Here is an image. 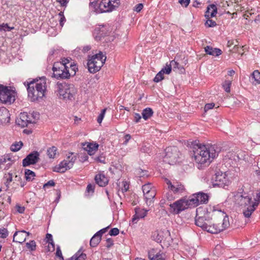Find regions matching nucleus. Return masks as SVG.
<instances>
[{
  "label": "nucleus",
  "mask_w": 260,
  "mask_h": 260,
  "mask_svg": "<svg viewBox=\"0 0 260 260\" xmlns=\"http://www.w3.org/2000/svg\"><path fill=\"white\" fill-rule=\"evenodd\" d=\"M213 186L224 187L228 186L229 181L226 176L225 173L218 172L216 173L214 178Z\"/></svg>",
  "instance_id": "ddd939ff"
},
{
  "label": "nucleus",
  "mask_w": 260,
  "mask_h": 260,
  "mask_svg": "<svg viewBox=\"0 0 260 260\" xmlns=\"http://www.w3.org/2000/svg\"><path fill=\"white\" fill-rule=\"evenodd\" d=\"M76 160V157L73 155V153H71L70 155L68 156L66 159L63 160L58 166L54 167L53 171L61 173H64L73 167Z\"/></svg>",
  "instance_id": "1a4fd4ad"
},
{
  "label": "nucleus",
  "mask_w": 260,
  "mask_h": 260,
  "mask_svg": "<svg viewBox=\"0 0 260 260\" xmlns=\"http://www.w3.org/2000/svg\"><path fill=\"white\" fill-rule=\"evenodd\" d=\"M31 121L29 114L26 112L21 113L16 120V123L22 127L28 126L29 124H31Z\"/></svg>",
  "instance_id": "2eb2a0df"
},
{
  "label": "nucleus",
  "mask_w": 260,
  "mask_h": 260,
  "mask_svg": "<svg viewBox=\"0 0 260 260\" xmlns=\"http://www.w3.org/2000/svg\"><path fill=\"white\" fill-rule=\"evenodd\" d=\"M216 23L215 21H213L210 18L207 19L206 23L205 25L209 27H213L216 25Z\"/></svg>",
  "instance_id": "de8ad7c7"
},
{
  "label": "nucleus",
  "mask_w": 260,
  "mask_h": 260,
  "mask_svg": "<svg viewBox=\"0 0 260 260\" xmlns=\"http://www.w3.org/2000/svg\"><path fill=\"white\" fill-rule=\"evenodd\" d=\"M172 69V67L171 63L170 62L169 64L168 63H166V66L161 70V72L162 74H169Z\"/></svg>",
  "instance_id": "79ce46f5"
},
{
  "label": "nucleus",
  "mask_w": 260,
  "mask_h": 260,
  "mask_svg": "<svg viewBox=\"0 0 260 260\" xmlns=\"http://www.w3.org/2000/svg\"><path fill=\"white\" fill-rule=\"evenodd\" d=\"M141 119V116L139 113H135L134 114V120L136 123L140 121Z\"/></svg>",
  "instance_id": "338daca9"
},
{
  "label": "nucleus",
  "mask_w": 260,
  "mask_h": 260,
  "mask_svg": "<svg viewBox=\"0 0 260 260\" xmlns=\"http://www.w3.org/2000/svg\"><path fill=\"white\" fill-rule=\"evenodd\" d=\"M39 155V153L38 151H34L30 153L23 159L22 166L25 167L36 164L40 159Z\"/></svg>",
  "instance_id": "4468645a"
},
{
  "label": "nucleus",
  "mask_w": 260,
  "mask_h": 260,
  "mask_svg": "<svg viewBox=\"0 0 260 260\" xmlns=\"http://www.w3.org/2000/svg\"><path fill=\"white\" fill-rule=\"evenodd\" d=\"M165 151L164 161L170 165L175 164L179 157L180 153L178 148L175 146L169 147L166 149Z\"/></svg>",
  "instance_id": "9d476101"
},
{
  "label": "nucleus",
  "mask_w": 260,
  "mask_h": 260,
  "mask_svg": "<svg viewBox=\"0 0 260 260\" xmlns=\"http://www.w3.org/2000/svg\"><path fill=\"white\" fill-rule=\"evenodd\" d=\"M86 258V254L82 251V249H80L69 260H85Z\"/></svg>",
  "instance_id": "7c9ffc66"
},
{
  "label": "nucleus",
  "mask_w": 260,
  "mask_h": 260,
  "mask_svg": "<svg viewBox=\"0 0 260 260\" xmlns=\"http://www.w3.org/2000/svg\"><path fill=\"white\" fill-rule=\"evenodd\" d=\"M58 15L60 17L59 24H60V25L61 27H62L64 24V22L66 21V18H65L64 16L63 15V13L62 12H60Z\"/></svg>",
  "instance_id": "3c124183"
},
{
  "label": "nucleus",
  "mask_w": 260,
  "mask_h": 260,
  "mask_svg": "<svg viewBox=\"0 0 260 260\" xmlns=\"http://www.w3.org/2000/svg\"><path fill=\"white\" fill-rule=\"evenodd\" d=\"M98 0L90 3L94 8L98 7L96 11L100 13L109 12L113 11V5L111 4L110 0H102L99 3Z\"/></svg>",
  "instance_id": "9b49d317"
},
{
  "label": "nucleus",
  "mask_w": 260,
  "mask_h": 260,
  "mask_svg": "<svg viewBox=\"0 0 260 260\" xmlns=\"http://www.w3.org/2000/svg\"><path fill=\"white\" fill-rule=\"evenodd\" d=\"M221 214L222 222L218 224L213 223L210 225V223L207 224V229L205 231H207L211 234H217L224 230L230 225L229 217L226 215H224L223 212L220 213Z\"/></svg>",
  "instance_id": "6e6552de"
},
{
  "label": "nucleus",
  "mask_w": 260,
  "mask_h": 260,
  "mask_svg": "<svg viewBox=\"0 0 260 260\" xmlns=\"http://www.w3.org/2000/svg\"><path fill=\"white\" fill-rule=\"evenodd\" d=\"M167 184L168 185V187L170 190L174 193H181L185 190L184 185L180 183L176 182L173 184L170 180H167Z\"/></svg>",
  "instance_id": "dca6fc26"
},
{
  "label": "nucleus",
  "mask_w": 260,
  "mask_h": 260,
  "mask_svg": "<svg viewBox=\"0 0 260 260\" xmlns=\"http://www.w3.org/2000/svg\"><path fill=\"white\" fill-rule=\"evenodd\" d=\"M217 10L216 6L212 4L209 5L207 7V11H206L205 16L207 19L211 18L212 17H213L215 16L216 14H217Z\"/></svg>",
  "instance_id": "393cba45"
},
{
  "label": "nucleus",
  "mask_w": 260,
  "mask_h": 260,
  "mask_svg": "<svg viewBox=\"0 0 260 260\" xmlns=\"http://www.w3.org/2000/svg\"><path fill=\"white\" fill-rule=\"evenodd\" d=\"M83 149L91 155L98 150L99 145L97 143H85L82 144Z\"/></svg>",
  "instance_id": "5701e85b"
},
{
  "label": "nucleus",
  "mask_w": 260,
  "mask_h": 260,
  "mask_svg": "<svg viewBox=\"0 0 260 260\" xmlns=\"http://www.w3.org/2000/svg\"><path fill=\"white\" fill-rule=\"evenodd\" d=\"M106 60V56L102 52L93 55H89L87 66L90 73H95L100 70Z\"/></svg>",
  "instance_id": "423d86ee"
},
{
  "label": "nucleus",
  "mask_w": 260,
  "mask_h": 260,
  "mask_svg": "<svg viewBox=\"0 0 260 260\" xmlns=\"http://www.w3.org/2000/svg\"><path fill=\"white\" fill-rule=\"evenodd\" d=\"M101 240V237L99 236L95 233L94 236L91 238L90 241V245L91 247H96L100 242Z\"/></svg>",
  "instance_id": "473e14b6"
},
{
  "label": "nucleus",
  "mask_w": 260,
  "mask_h": 260,
  "mask_svg": "<svg viewBox=\"0 0 260 260\" xmlns=\"http://www.w3.org/2000/svg\"><path fill=\"white\" fill-rule=\"evenodd\" d=\"M199 206V200L196 199L194 193L188 199L182 198L173 204H170V212L174 214H178L187 208H191Z\"/></svg>",
  "instance_id": "20e7f679"
},
{
  "label": "nucleus",
  "mask_w": 260,
  "mask_h": 260,
  "mask_svg": "<svg viewBox=\"0 0 260 260\" xmlns=\"http://www.w3.org/2000/svg\"><path fill=\"white\" fill-rule=\"evenodd\" d=\"M23 146V143L21 141L16 142L11 146V150L13 152H16L19 150Z\"/></svg>",
  "instance_id": "ea45409f"
},
{
  "label": "nucleus",
  "mask_w": 260,
  "mask_h": 260,
  "mask_svg": "<svg viewBox=\"0 0 260 260\" xmlns=\"http://www.w3.org/2000/svg\"><path fill=\"white\" fill-rule=\"evenodd\" d=\"M156 196V191L152 190L150 192L144 194L145 202L148 206H151L153 203V199Z\"/></svg>",
  "instance_id": "c85d7f7f"
},
{
  "label": "nucleus",
  "mask_w": 260,
  "mask_h": 260,
  "mask_svg": "<svg viewBox=\"0 0 260 260\" xmlns=\"http://www.w3.org/2000/svg\"><path fill=\"white\" fill-rule=\"evenodd\" d=\"M12 181H13V175H12V173H8V177L7 178V181H6V184L7 186H8V185H9V184H10V183Z\"/></svg>",
  "instance_id": "5fc2aeb1"
},
{
  "label": "nucleus",
  "mask_w": 260,
  "mask_h": 260,
  "mask_svg": "<svg viewBox=\"0 0 260 260\" xmlns=\"http://www.w3.org/2000/svg\"><path fill=\"white\" fill-rule=\"evenodd\" d=\"M179 3L183 6L186 7L190 3V0H179Z\"/></svg>",
  "instance_id": "e2e57ef3"
},
{
  "label": "nucleus",
  "mask_w": 260,
  "mask_h": 260,
  "mask_svg": "<svg viewBox=\"0 0 260 260\" xmlns=\"http://www.w3.org/2000/svg\"><path fill=\"white\" fill-rule=\"evenodd\" d=\"M235 202L240 206L245 208L243 214L245 217L249 218L258 206L257 202H253L252 197L246 193L241 194L238 192L235 196Z\"/></svg>",
  "instance_id": "7ed1b4c3"
},
{
  "label": "nucleus",
  "mask_w": 260,
  "mask_h": 260,
  "mask_svg": "<svg viewBox=\"0 0 260 260\" xmlns=\"http://www.w3.org/2000/svg\"><path fill=\"white\" fill-rule=\"evenodd\" d=\"M111 4L113 5V10L115 9V8L118 7L120 4L119 0H110Z\"/></svg>",
  "instance_id": "13d9d810"
},
{
  "label": "nucleus",
  "mask_w": 260,
  "mask_h": 260,
  "mask_svg": "<svg viewBox=\"0 0 260 260\" xmlns=\"http://www.w3.org/2000/svg\"><path fill=\"white\" fill-rule=\"evenodd\" d=\"M205 51L208 54L217 56L221 54L222 51L218 48H214L210 46H207L205 47Z\"/></svg>",
  "instance_id": "cd10ccee"
},
{
  "label": "nucleus",
  "mask_w": 260,
  "mask_h": 260,
  "mask_svg": "<svg viewBox=\"0 0 260 260\" xmlns=\"http://www.w3.org/2000/svg\"><path fill=\"white\" fill-rule=\"evenodd\" d=\"M14 28V27H10L7 23H3L0 25V30L1 31H11Z\"/></svg>",
  "instance_id": "c03bdc74"
},
{
  "label": "nucleus",
  "mask_w": 260,
  "mask_h": 260,
  "mask_svg": "<svg viewBox=\"0 0 260 260\" xmlns=\"http://www.w3.org/2000/svg\"><path fill=\"white\" fill-rule=\"evenodd\" d=\"M106 111V108L103 109L101 111V113L99 115L98 119H97V121L99 123H101L102 122V121L104 117Z\"/></svg>",
  "instance_id": "8fccbe9b"
},
{
  "label": "nucleus",
  "mask_w": 260,
  "mask_h": 260,
  "mask_svg": "<svg viewBox=\"0 0 260 260\" xmlns=\"http://www.w3.org/2000/svg\"><path fill=\"white\" fill-rule=\"evenodd\" d=\"M143 8V5L142 4H139L137 5L135 7V11H136L137 12H139L141 11V10Z\"/></svg>",
  "instance_id": "69168bd1"
},
{
  "label": "nucleus",
  "mask_w": 260,
  "mask_h": 260,
  "mask_svg": "<svg viewBox=\"0 0 260 260\" xmlns=\"http://www.w3.org/2000/svg\"><path fill=\"white\" fill-rule=\"evenodd\" d=\"M209 220H207L205 216H196L195 219V224L199 227L201 228L204 231L207 229V224L210 223Z\"/></svg>",
  "instance_id": "4be33fe9"
},
{
  "label": "nucleus",
  "mask_w": 260,
  "mask_h": 260,
  "mask_svg": "<svg viewBox=\"0 0 260 260\" xmlns=\"http://www.w3.org/2000/svg\"><path fill=\"white\" fill-rule=\"evenodd\" d=\"M143 194L147 193L152 190H155L151 183H147L142 186Z\"/></svg>",
  "instance_id": "58836bf2"
},
{
  "label": "nucleus",
  "mask_w": 260,
  "mask_h": 260,
  "mask_svg": "<svg viewBox=\"0 0 260 260\" xmlns=\"http://www.w3.org/2000/svg\"><path fill=\"white\" fill-rule=\"evenodd\" d=\"M231 85V81L230 80H225L222 84V87L226 92H230Z\"/></svg>",
  "instance_id": "37998d69"
},
{
  "label": "nucleus",
  "mask_w": 260,
  "mask_h": 260,
  "mask_svg": "<svg viewBox=\"0 0 260 260\" xmlns=\"http://www.w3.org/2000/svg\"><path fill=\"white\" fill-rule=\"evenodd\" d=\"M252 83L254 85L260 84V72L258 70H255L252 74Z\"/></svg>",
  "instance_id": "2f4dec72"
},
{
  "label": "nucleus",
  "mask_w": 260,
  "mask_h": 260,
  "mask_svg": "<svg viewBox=\"0 0 260 260\" xmlns=\"http://www.w3.org/2000/svg\"><path fill=\"white\" fill-rule=\"evenodd\" d=\"M171 64L172 69L176 72H178L179 73L181 74L184 72L185 69L183 67L180 65L178 62L175 61V60H172L170 61Z\"/></svg>",
  "instance_id": "c756f323"
},
{
  "label": "nucleus",
  "mask_w": 260,
  "mask_h": 260,
  "mask_svg": "<svg viewBox=\"0 0 260 260\" xmlns=\"http://www.w3.org/2000/svg\"><path fill=\"white\" fill-rule=\"evenodd\" d=\"M119 230L118 229L115 228L112 229L109 232V235L112 236H115L118 235Z\"/></svg>",
  "instance_id": "603ef678"
},
{
  "label": "nucleus",
  "mask_w": 260,
  "mask_h": 260,
  "mask_svg": "<svg viewBox=\"0 0 260 260\" xmlns=\"http://www.w3.org/2000/svg\"><path fill=\"white\" fill-rule=\"evenodd\" d=\"M57 150V148L55 146L49 148L47 150V154L49 157L54 158L56 154Z\"/></svg>",
  "instance_id": "e433bc0d"
},
{
  "label": "nucleus",
  "mask_w": 260,
  "mask_h": 260,
  "mask_svg": "<svg viewBox=\"0 0 260 260\" xmlns=\"http://www.w3.org/2000/svg\"><path fill=\"white\" fill-rule=\"evenodd\" d=\"M107 33L105 32L104 27H97L93 32V36L96 41H101L104 36L106 35Z\"/></svg>",
  "instance_id": "a878e982"
},
{
  "label": "nucleus",
  "mask_w": 260,
  "mask_h": 260,
  "mask_svg": "<svg viewBox=\"0 0 260 260\" xmlns=\"http://www.w3.org/2000/svg\"><path fill=\"white\" fill-rule=\"evenodd\" d=\"M15 101V96L7 86L0 85V101L2 103L11 104Z\"/></svg>",
  "instance_id": "f8f14e48"
},
{
  "label": "nucleus",
  "mask_w": 260,
  "mask_h": 260,
  "mask_svg": "<svg viewBox=\"0 0 260 260\" xmlns=\"http://www.w3.org/2000/svg\"><path fill=\"white\" fill-rule=\"evenodd\" d=\"M56 256L58 257L60 259H63V256L62 255L61 251L59 246H58L56 249Z\"/></svg>",
  "instance_id": "4d7b16f0"
},
{
  "label": "nucleus",
  "mask_w": 260,
  "mask_h": 260,
  "mask_svg": "<svg viewBox=\"0 0 260 260\" xmlns=\"http://www.w3.org/2000/svg\"><path fill=\"white\" fill-rule=\"evenodd\" d=\"M29 234V233L25 231L16 232L13 236V241L22 243L25 241L26 237Z\"/></svg>",
  "instance_id": "a211bd4d"
},
{
  "label": "nucleus",
  "mask_w": 260,
  "mask_h": 260,
  "mask_svg": "<svg viewBox=\"0 0 260 260\" xmlns=\"http://www.w3.org/2000/svg\"><path fill=\"white\" fill-rule=\"evenodd\" d=\"M68 63H69L68 58H63L61 61L55 62L52 68L54 77L57 79H69L70 77V74H69Z\"/></svg>",
  "instance_id": "39448f33"
},
{
  "label": "nucleus",
  "mask_w": 260,
  "mask_h": 260,
  "mask_svg": "<svg viewBox=\"0 0 260 260\" xmlns=\"http://www.w3.org/2000/svg\"><path fill=\"white\" fill-rule=\"evenodd\" d=\"M27 85L28 97L31 102L38 101L44 96L47 87L45 77L27 82Z\"/></svg>",
  "instance_id": "f03ea898"
},
{
  "label": "nucleus",
  "mask_w": 260,
  "mask_h": 260,
  "mask_svg": "<svg viewBox=\"0 0 260 260\" xmlns=\"http://www.w3.org/2000/svg\"><path fill=\"white\" fill-rule=\"evenodd\" d=\"M214 104L213 103L206 104L204 107L205 111L207 112L209 110L212 109L214 107Z\"/></svg>",
  "instance_id": "bf43d9fd"
},
{
  "label": "nucleus",
  "mask_w": 260,
  "mask_h": 260,
  "mask_svg": "<svg viewBox=\"0 0 260 260\" xmlns=\"http://www.w3.org/2000/svg\"><path fill=\"white\" fill-rule=\"evenodd\" d=\"M109 226H107L105 228H103L102 229H101V230H100L99 231H98L96 234L100 236V237H102V236L103 234L105 233L106 232V231H107V229H109Z\"/></svg>",
  "instance_id": "0e129e2a"
},
{
  "label": "nucleus",
  "mask_w": 260,
  "mask_h": 260,
  "mask_svg": "<svg viewBox=\"0 0 260 260\" xmlns=\"http://www.w3.org/2000/svg\"><path fill=\"white\" fill-rule=\"evenodd\" d=\"M28 114L31 121V124L35 123L40 117V114L38 112H33L32 113H28Z\"/></svg>",
  "instance_id": "a19ab883"
},
{
  "label": "nucleus",
  "mask_w": 260,
  "mask_h": 260,
  "mask_svg": "<svg viewBox=\"0 0 260 260\" xmlns=\"http://www.w3.org/2000/svg\"><path fill=\"white\" fill-rule=\"evenodd\" d=\"M14 183H16L17 185L23 187L25 185V182L22 181V179L20 175H16L13 179Z\"/></svg>",
  "instance_id": "4c0bfd02"
},
{
  "label": "nucleus",
  "mask_w": 260,
  "mask_h": 260,
  "mask_svg": "<svg viewBox=\"0 0 260 260\" xmlns=\"http://www.w3.org/2000/svg\"><path fill=\"white\" fill-rule=\"evenodd\" d=\"M55 91L64 100H72L77 92V89L73 84H62L59 82L55 85Z\"/></svg>",
  "instance_id": "0eeeda50"
},
{
  "label": "nucleus",
  "mask_w": 260,
  "mask_h": 260,
  "mask_svg": "<svg viewBox=\"0 0 260 260\" xmlns=\"http://www.w3.org/2000/svg\"><path fill=\"white\" fill-rule=\"evenodd\" d=\"M94 159L98 162H100L103 164L105 163V157L102 156H96L94 158Z\"/></svg>",
  "instance_id": "6e6d98bb"
},
{
  "label": "nucleus",
  "mask_w": 260,
  "mask_h": 260,
  "mask_svg": "<svg viewBox=\"0 0 260 260\" xmlns=\"http://www.w3.org/2000/svg\"><path fill=\"white\" fill-rule=\"evenodd\" d=\"M26 246L31 251H34L36 248V242L34 240L30 241L29 242L26 243Z\"/></svg>",
  "instance_id": "a18cd8bd"
},
{
  "label": "nucleus",
  "mask_w": 260,
  "mask_h": 260,
  "mask_svg": "<svg viewBox=\"0 0 260 260\" xmlns=\"http://www.w3.org/2000/svg\"><path fill=\"white\" fill-rule=\"evenodd\" d=\"M113 245V241L111 238H108L106 240V247L107 248L111 247Z\"/></svg>",
  "instance_id": "680f3d73"
},
{
  "label": "nucleus",
  "mask_w": 260,
  "mask_h": 260,
  "mask_svg": "<svg viewBox=\"0 0 260 260\" xmlns=\"http://www.w3.org/2000/svg\"><path fill=\"white\" fill-rule=\"evenodd\" d=\"M194 151L196 161L201 165H209L220 151V148L216 145H200Z\"/></svg>",
  "instance_id": "f257e3e1"
},
{
  "label": "nucleus",
  "mask_w": 260,
  "mask_h": 260,
  "mask_svg": "<svg viewBox=\"0 0 260 260\" xmlns=\"http://www.w3.org/2000/svg\"><path fill=\"white\" fill-rule=\"evenodd\" d=\"M159 238H155V240L157 242H161L162 241H166L168 243L171 242L172 240L171 237L170 232L168 230H164L156 233Z\"/></svg>",
  "instance_id": "f3484780"
},
{
  "label": "nucleus",
  "mask_w": 260,
  "mask_h": 260,
  "mask_svg": "<svg viewBox=\"0 0 260 260\" xmlns=\"http://www.w3.org/2000/svg\"><path fill=\"white\" fill-rule=\"evenodd\" d=\"M164 78V74L160 71L154 77L153 81L155 82H158Z\"/></svg>",
  "instance_id": "49530a36"
},
{
  "label": "nucleus",
  "mask_w": 260,
  "mask_h": 260,
  "mask_svg": "<svg viewBox=\"0 0 260 260\" xmlns=\"http://www.w3.org/2000/svg\"><path fill=\"white\" fill-rule=\"evenodd\" d=\"M147 211V210L144 209L135 208V214L132 218V222L133 223H137L139 219L143 218L146 216Z\"/></svg>",
  "instance_id": "412c9836"
},
{
  "label": "nucleus",
  "mask_w": 260,
  "mask_h": 260,
  "mask_svg": "<svg viewBox=\"0 0 260 260\" xmlns=\"http://www.w3.org/2000/svg\"><path fill=\"white\" fill-rule=\"evenodd\" d=\"M16 208L17 211L20 213H22L24 212L25 208L24 207H22L19 205H16Z\"/></svg>",
  "instance_id": "774afa93"
},
{
  "label": "nucleus",
  "mask_w": 260,
  "mask_h": 260,
  "mask_svg": "<svg viewBox=\"0 0 260 260\" xmlns=\"http://www.w3.org/2000/svg\"><path fill=\"white\" fill-rule=\"evenodd\" d=\"M153 113V112L150 108H146L143 110L142 115L143 118L147 120L152 116Z\"/></svg>",
  "instance_id": "72a5a7b5"
},
{
  "label": "nucleus",
  "mask_w": 260,
  "mask_h": 260,
  "mask_svg": "<svg viewBox=\"0 0 260 260\" xmlns=\"http://www.w3.org/2000/svg\"><path fill=\"white\" fill-rule=\"evenodd\" d=\"M25 178L27 181H32L36 174L35 172L29 169H25L24 172Z\"/></svg>",
  "instance_id": "f704fd0d"
},
{
  "label": "nucleus",
  "mask_w": 260,
  "mask_h": 260,
  "mask_svg": "<svg viewBox=\"0 0 260 260\" xmlns=\"http://www.w3.org/2000/svg\"><path fill=\"white\" fill-rule=\"evenodd\" d=\"M9 111L5 107L0 108V123L6 124L10 121Z\"/></svg>",
  "instance_id": "aec40b11"
},
{
  "label": "nucleus",
  "mask_w": 260,
  "mask_h": 260,
  "mask_svg": "<svg viewBox=\"0 0 260 260\" xmlns=\"http://www.w3.org/2000/svg\"><path fill=\"white\" fill-rule=\"evenodd\" d=\"M148 257L150 260H165L166 255L160 251L158 252L153 249L149 251Z\"/></svg>",
  "instance_id": "6ab92c4d"
},
{
  "label": "nucleus",
  "mask_w": 260,
  "mask_h": 260,
  "mask_svg": "<svg viewBox=\"0 0 260 260\" xmlns=\"http://www.w3.org/2000/svg\"><path fill=\"white\" fill-rule=\"evenodd\" d=\"M54 185H55V182H54L53 180H49L46 183H45L43 185V188L44 189H46L49 187L54 186Z\"/></svg>",
  "instance_id": "864d4df0"
},
{
  "label": "nucleus",
  "mask_w": 260,
  "mask_h": 260,
  "mask_svg": "<svg viewBox=\"0 0 260 260\" xmlns=\"http://www.w3.org/2000/svg\"><path fill=\"white\" fill-rule=\"evenodd\" d=\"M9 232L5 228L0 229V237L2 238H6L8 236Z\"/></svg>",
  "instance_id": "09e8293b"
},
{
  "label": "nucleus",
  "mask_w": 260,
  "mask_h": 260,
  "mask_svg": "<svg viewBox=\"0 0 260 260\" xmlns=\"http://www.w3.org/2000/svg\"><path fill=\"white\" fill-rule=\"evenodd\" d=\"M68 66L69 67V74H70V77L71 76H74L76 74L77 70H78L76 65L74 64V63L71 62L69 59V63H68Z\"/></svg>",
  "instance_id": "c9c22d12"
},
{
  "label": "nucleus",
  "mask_w": 260,
  "mask_h": 260,
  "mask_svg": "<svg viewBox=\"0 0 260 260\" xmlns=\"http://www.w3.org/2000/svg\"><path fill=\"white\" fill-rule=\"evenodd\" d=\"M94 180L96 183L101 187L105 186L107 185L109 181L107 177L103 173H101L95 175Z\"/></svg>",
  "instance_id": "b1692460"
},
{
  "label": "nucleus",
  "mask_w": 260,
  "mask_h": 260,
  "mask_svg": "<svg viewBox=\"0 0 260 260\" xmlns=\"http://www.w3.org/2000/svg\"><path fill=\"white\" fill-rule=\"evenodd\" d=\"M94 187L95 186L94 185H92L91 184H89L87 185L86 190L88 192H93L94 190Z\"/></svg>",
  "instance_id": "052dcab7"
},
{
  "label": "nucleus",
  "mask_w": 260,
  "mask_h": 260,
  "mask_svg": "<svg viewBox=\"0 0 260 260\" xmlns=\"http://www.w3.org/2000/svg\"><path fill=\"white\" fill-rule=\"evenodd\" d=\"M196 199L199 200V205L201 204H206L208 202L209 196L207 193L199 192L194 193Z\"/></svg>",
  "instance_id": "bb28decb"
}]
</instances>
